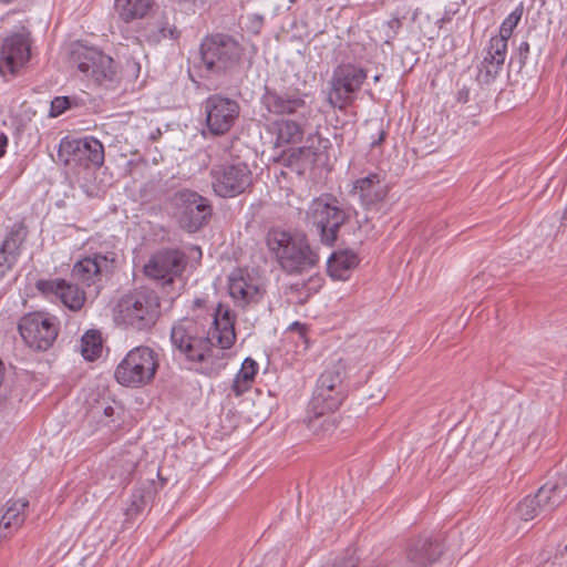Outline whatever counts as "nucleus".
<instances>
[{"instance_id":"nucleus-37","label":"nucleus","mask_w":567,"mask_h":567,"mask_svg":"<svg viewBox=\"0 0 567 567\" xmlns=\"http://www.w3.org/2000/svg\"><path fill=\"white\" fill-rule=\"evenodd\" d=\"M175 28H171L166 20H159L156 24V32L153 35L154 41H159L166 38H174Z\"/></svg>"},{"instance_id":"nucleus-45","label":"nucleus","mask_w":567,"mask_h":567,"mask_svg":"<svg viewBox=\"0 0 567 567\" xmlns=\"http://www.w3.org/2000/svg\"><path fill=\"white\" fill-rule=\"evenodd\" d=\"M367 94H368L370 97H372V96H373V93H372V91H371V90H368V91H367Z\"/></svg>"},{"instance_id":"nucleus-40","label":"nucleus","mask_w":567,"mask_h":567,"mask_svg":"<svg viewBox=\"0 0 567 567\" xmlns=\"http://www.w3.org/2000/svg\"><path fill=\"white\" fill-rule=\"evenodd\" d=\"M529 43L527 41H523L519 45H518V54L520 56V60L523 63H525L528 54H529Z\"/></svg>"},{"instance_id":"nucleus-9","label":"nucleus","mask_w":567,"mask_h":567,"mask_svg":"<svg viewBox=\"0 0 567 567\" xmlns=\"http://www.w3.org/2000/svg\"><path fill=\"white\" fill-rule=\"evenodd\" d=\"M347 215L339 202L331 196H320L311 202L307 210V220L316 227L321 241L332 245L337 239L340 226L346 221Z\"/></svg>"},{"instance_id":"nucleus-27","label":"nucleus","mask_w":567,"mask_h":567,"mask_svg":"<svg viewBox=\"0 0 567 567\" xmlns=\"http://www.w3.org/2000/svg\"><path fill=\"white\" fill-rule=\"evenodd\" d=\"M258 369V363L254 359L249 357L246 358L233 380L230 393L235 396H240L249 391L252 386Z\"/></svg>"},{"instance_id":"nucleus-14","label":"nucleus","mask_w":567,"mask_h":567,"mask_svg":"<svg viewBox=\"0 0 567 567\" xmlns=\"http://www.w3.org/2000/svg\"><path fill=\"white\" fill-rule=\"evenodd\" d=\"M238 103L229 97L214 94L204 102L206 126L213 135L227 133L239 116Z\"/></svg>"},{"instance_id":"nucleus-42","label":"nucleus","mask_w":567,"mask_h":567,"mask_svg":"<svg viewBox=\"0 0 567 567\" xmlns=\"http://www.w3.org/2000/svg\"><path fill=\"white\" fill-rule=\"evenodd\" d=\"M133 498V505L136 507V509H138L140 505L143 504V496L141 494L134 493Z\"/></svg>"},{"instance_id":"nucleus-46","label":"nucleus","mask_w":567,"mask_h":567,"mask_svg":"<svg viewBox=\"0 0 567 567\" xmlns=\"http://www.w3.org/2000/svg\"><path fill=\"white\" fill-rule=\"evenodd\" d=\"M379 80H380V75H375V76L373 78V81H374V82H378Z\"/></svg>"},{"instance_id":"nucleus-12","label":"nucleus","mask_w":567,"mask_h":567,"mask_svg":"<svg viewBox=\"0 0 567 567\" xmlns=\"http://www.w3.org/2000/svg\"><path fill=\"white\" fill-rule=\"evenodd\" d=\"M178 220L190 233L202 228L212 216L209 200L190 189H181L172 197Z\"/></svg>"},{"instance_id":"nucleus-24","label":"nucleus","mask_w":567,"mask_h":567,"mask_svg":"<svg viewBox=\"0 0 567 567\" xmlns=\"http://www.w3.org/2000/svg\"><path fill=\"white\" fill-rule=\"evenodd\" d=\"M29 502L10 499L0 509V543L19 530L27 517Z\"/></svg>"},{"instance_id":"nucleus-29","label":"nucleus","mask_w":567,"mask_h":567,"mask_svg":"<svg viewBox=\"0 0 567 567\" xmlns=\"http://www.w3.org/2000/svg\"><path fill=\"white\" fill-rule=\"evenodd\" d=\"M154 0H115L120 18L125 22L144 18L153 6Z\"/></svg>"},{"instance_id":"nucleus-22","label":"nucleus","mask_w":567,"mask_h":567,"mask_svg":"<svg viewBox=\"0 0 567 567\" xmlns=\"http://www.w3.org/2000/svg\"><path fill=\"white\" fill-rule=\"evenodd\" d=\"M442 554V545L432 535H421L409 540L405 548L406 561L413 567H426Z\"/></svg>"},{"instance_id":"nucleus-11","label":"nucleus","mask_w":567,"mask_h":567,"mask_svg":"<svg viewBox=\"0 0 567 567\" xmlns=\"http://www.w3.org/2000/svg\"><path fill=\"white\" fill-rule=\"evenodd\" d=\"M343 373L339 368L326 369L319 377L310 402L311 413L336 411L347 396Z\"/></svg>"},{"instance_id":"nucleus-33","label":"nucleus","mask_w":567,"mask_h":567,"mask_svg":"<svg viewBox=\"0 0 567 567\" xmlns=\"http://www.w3.org/2000/svg\"><path fill=\"white\" fill-rule=\"evenodd\" d=\"M524 12L523 4H518L502 22L499 27V32L496 35H493L495 39H503V42H508V39L512 37L513 31L519 23L522 16Z\"/></svg>"},{"instance_id":"nucleus-17","label":"nucleus","mask_w":567,"mask_h":567,"mask_svg":"<svg viewBox=\"0 0 567 567\" xmlns=\"http://www.w3.org/2000/svg\"><path fill=\"white\" fill-rule=\"evenodd\" d=\"M307 97L306 93L300 92H266L262 102L269 113L308 121L312 115V107L307 103Z\"/></svg>"},{"instance_id":"nucleus-6","label":"nucleus","mask_w":567,"mask_h":567,"mask_svg":"<svg viewBox=\"0 0 567 567\" xmlns=\"http://www.w3.org/2000/svg\"><path fill=\"white\" fill-rule=\"evenodd\" d=\"M368 79V71L353 63L339 64L332 72L327 93L328 104L344 110L353 103L357 93Z\"/></svg>"},{"instance_id":"nucleus-4","label":"nucleus","mask_w":567,"mask_h":567,"mask_svg":"<svg viewBox=\"0 0 567 567\" xmlns=\"http://www.w3.org/2000/svg\"><path fill=\"white\" fill-rule=\"evenodd\" d=\"M32 35L24 24H19L0 39V75L12 79L28 68L32 58Z\"/></svg>"},{"instance_id":"nucleus-30","label":"nucleus","mask_w":567,"mask_h":567,"mask_svg":"<svg viewBox=\"0 0 567 567\" xmlns=\"http://www.w3.org/2000/svg\"><path fill=\"white\" fill-rule=\"evenodd\" d=\"M333 411H323L321 413H313L308 420L309 430L320 437H329L337 433L338 417L332 413Z\"/></svg>"},{"instance_id":"nucleus-31","label":"nucleus","mask_w":567,"mask_h":567,"mask_svg":"<svg viewBox=\"0 0 567 567\" xmlns=\"http://www.w3.org/2000/svg\"><path fill=\"white\" fill-rule=\"evenodd\" d=\"M79 351L87 361L99 358L102 352L101 333L97 330L86 331L80 340Z\"/></svg>"},{"instance_id":"nucleus-38","label":"nucleus","mask_w":567,"mask_h":567,"mask_svg":"<svg viewBox=\"0 0 567 567\" xmlns=\"http://www.w3.org/2000/svg\"><path fill=\"white\" fill-rule=\"evenodd\" d=\"M18 259L0 247V280L16 265Z\"/></svg>"},{"instance_id":"nucleus-3","label":"nucleus","mask_w":567,"mask_h":567,"mask_svg":"<svg viewBox=\"0 0 567 567\" xmlns=\"http://www.w3.org/2000/svg\"><path fill=\"white\" fill-rule=\"evenodd\" d=\"M159 315V297L154 290L146 288L125 295L114 309L115 322L134 331L151 330Z\"/></svg>"},{"instance_id":"nucleus-13","label":"nucleus","mask_w":567,"mask_h":567,"mask_svg":"<svg viewBox=\"0 0 567 567\" xmlns=\"http://www.w3.org/2000/svg\"><path fill=\"white\" fill-rule=\"evenodd\" d=\"M212 186L219 197H235L251 184L252 174L245 163H224L210 171Z\"/></svg>"},{"instance_id":"nucleus-21","label":"nucleus","mask_w":567,"mask_h":567,"mask_svg":"<svg viewBox=\"0 0 567 567\" xmlns=\"http://www.w3.org/2000/svg\"><path fill=\"white\" fill-rule=\"evenodd\" d=\"M38 289L48 298L60 300L70 310H80L85 301V293L78 286L62 279L40 280Z\"/></svg>"},{"instance_id":"nucleus-5","label":"nucleus","mask_w":567,"mask_h":567,"mask_svg":"<svg viewBox=\"0 0 567 567\" xmlns=\"http://www.w3.org/2000/svg\"><path fill=\"white\" fill-rule=\"evenodd\" d=\"M159 367L156 351L140 346L130 350L117 364L114 377L116 381L130 388H138L150 383Z\"/></svg>"},{"instance_id":"nucleus-16","label":"nucleus","mask_w":567,"mask_h":567,"mask_svg":"<svg viewBox=\"0 0 567 567\" xmlns=\"http://www.w3.org/2000/svg\"><path fill=\"white\" fill-rule=\"evenodd\" d=\"M262 279L247 270H234L228 278V292L237 307L246 308L261 301L265 295Z\"/></svg>"},{"instance_id":"nucleus-47","label":"nucleus","mask_w":567,"mask_h":567,"mask_svg":"<svg viewBox=\"0 0 567 567\" xmlns=\"http://www.w3.org/2000/svg\"><path fill=\"white\" fill-rule=\"evenodd\" d=\"M566 551H567V544H566V547H565Z\"/></svg>"},{"instance_id":"nucleus-23","label":"nucleus","mask_w":567,"mask_h":567,"mask_svg":"<svg viewBox=\"0 0 567 567\" xmlns=\"http://www.w3.org/2000/svg\"><path fill=\"white\" fill-rule=\"evenodd\" d=\"M350 193L364 208L370 209L384 199L388 189L379 174L369 173L353 182Z\"/></svg>"},{"instance_id":"nucleus-34","label":"nucleus","mask_w":567,"mask_h":567,"mask_svg":"<svg viewBox=\"0 0 567 567\" xmlns=\"http://www.w3.org/2000/svg\"><path fill=\"white\" fill-rule=\"evenodd\" d=\"M286 338L296 344V352L306 351L309 347L307 327L298 321L292 322L285 332Z\"/></svg>"},{"instance_id":"nucleus-2","label":"nucleus","mask_w":567,"mask_h":567,"mask_svg":"<svg viewBox=\"0 0 567 567\" xmlns=\"http://www.w3.org/2000/svg\"><path fill=\"white\" fill-rule=\"evenodd\" d=\"M266 246L280 268L290 275L309 271L319 261L318 254L310 247L305 235L280 227L268 230Z\"/></svg>"},{"instance_id":"nucleus-28","label":"nucleus","mask_w":567,"mask_h":567,"mask_svg":"<svg viewBox=\"0 0 567 567\" xmlns=\"http://www.w3.org/2000/svg\"><path fill=\"white\" fill-rule=\"evenodd\" d=\"M565 492L554 483L544 484L533 496L543 514L555 509L564 501Z\"/></svg>"},{"instance_id":"nucleus-32","label":"nucleus","mask_w":567,"mask_h":567,"mask_svg":"<svg viewBox=\"0 0 567 567\" xmlns=\"http://www.w3.org/2000/svg\"><path fill=\"white\" fill-rule=\"evenodd\" d=\"M27 235L28 230L25 226L14 224L0 247L3 251L13 255L18 259L21 254V245L25 240Z\"/></svg>"},{"instance_id":"nucleus-44","label":"nucleus","mask_w":567,"mask_h":567,"mask_svg":"<svg viewBox=\"0 0 567 567\" xmlns=\"http://www.w3.org/2000/svg\"><path fill=\"white\" fill-rule=\"evenodd\" d=\"M384 138V133H381L379 140L377 142H372V145L379 144Z\"/></svg>"},{"instance_id":"nucleus-25","label":"nucleus","mask_w":567,"mask_h":567,"mask_svg":"<svg viewBox=\"0 0 567 567\" xmlns=\"http://www.w3.org/2000/svg\"><path fill=\"white\" fill-rule=\"evenodd\" d=\"M308 121L298 118H282L275 123L276 144L284 146L287 144H297L301 142L305 125Z\"/></svg>"},{"instance_id":"nucleus-20","label":"nucleus","mask_w":567,"mask_h":567,"mask_svg":"<svg viewBox=\"0 0 567 567\" xmlns=\"http://www.w3.org/2000/svg\"><path fill=\"white\" fill-rule=\"evenodd\" d=\"M482 60L477 65L478 79L484 83L493 82L502 72L507 56V42L491 37L482 51Z\"/></svg>"},{"instance_id":"nucleus-35","label":"nucleus","mask_w":567,"mask_h":567,"mask_svg":"<svg viewBox=\"0 0 567 567\" xmlns=\"http://www.w3.org/2000/svg\"><path fill=\"white\" fill-rule=\"evenodd\" d=\"M517 514L523 520L528 522L543 513L537 505V499L527 496L517 505Z\"/></svg>"},{"instance_id":"nucleus-7","label":"nucleus","mask_w":567,"mask_h":567,"mask_svg":"<svg viewBox=\"0 0 567 567\" xmlns=\"http://www.w3.org/2000/svg\"><path fill=\"white\" fill-rule=\"evenodd\" d=\"M202 62L212 74H220L234 70L243 55L240 44L226 34H214L200 44Z\"/></svg>"},{"instance_id":"nucleus-36","label":"nucleus","mask_w":567,"mask_h":567,"mask_svg":"<svg viewBox=\"0 0 567 567\" xmlns=\"http://www.w3.org/2000/svg\"><path fill=\"white\" fill-rule=\"evenodd\" d=\"M78 105L76 100L70 96H55L51 101L50 116L58 117L63 114L66 110Z\"/></svg>"},{"instance_id":"nucleus-41","label":"nucleus","mask_w":567,"mask_h":567,"mask_svg":"<svg viewBox=\"0 0 567 567\" xmlns=\"http://www.w3.org/2000/svg\"><path fill=\"white\" fill-rule=\"evenodd\" d=\"M7 145H8V137L3 133H0V157H2L4 155Z\"/></svg>"},{"instance_id":"nucleus-39","label":"nucleus","mask_w":567,"mask_h":567,"mask_svg":"<svg viewBox=\"0 0 567 567\" xmlns=\"http://www.w3.org/2000/svg\"><path fill=\"white\" fill-rule=\"evenodd\" d=\"M116 414V409L112 405H107L103 409V417L100 420L104 426L115 429L117 425L114 424L115 420L113 416Z\"/></svg>"},{"instance_id":"nucleus-19","label":"nucleus","mask_w":567,"mask_h":567,"mask_svg":"<svg viewBox=\"0 0 567 567\" xmlns=\"http://www.w3.org/2000/svg\"><path fill=\"white\" fill-rule=\"evenodd\" d=\"M115 261L114 252H95L76 261L72 268V277L82 285H94L104 274H109Z\"/></svg>"},{"instance_id":"nucleus-26","label":"nucleus","mask_w":567,"mask_h":567,"mask_svg":"<svg viewBox=\"0 0 567 567\" xmlns=\"http://www.w3.org/2000/svg\"><path fill=\"white\" fill-rule=\"evenodd\" d=\"M358 265V258L353 252H334L328 259L327 268L330 277L336 280H347L350 271Z\"/></svg>"},{"instance_id":"nucleus-1","label":"nucleus","mask_w":567,"mask_h":567,"mask_svg":"<svg viewBox=\"0 0 567 567\" xmlns=\"http://www.w3.org/2000/svg\"><path fill=\"white\" fill-rule=\"evenodd\" d=\"M236 315L227 305L208 308L202 298L193 300L190 312L171 329V342L192 369L216 375L226 368L236 341Z\"/></svg>"},{"instance_id":"nucleus-15","label":"nucleus","mask_w":567,"mask_h":567,"mask_svg":"<svg viewBox=\"0 0 567 567\" xmlns=\"http://www.w3.org/2000/svg\"><path fill=\"white\" fill-rule=\"evenodd\" d=\"M186 264V256L181 250L163 249L150 258L144 266V272L147 277L167 285L182 276Z\"/></svg>"},{"instance_id":"nucleus-10","label":"nucleus","mask_w":567,"mask_h":567,"mask_svg":"<svg viewBox=\"0 0 567 567\" xmlns=\"http://www.w3.org/2000/svg\"><path fill=\"white\" fill-rule=\"evenodd\" d=\"M18 330L29 348L45 351L58 337L59 321L47 312L27 313L19 320Z\"/></svg>"},{"instance_id":"nucleus-18","label":"nucleus","mask_w":567,"mask_h":567,"mask_svg":"<svg viewBox=\"0 0 567 567\" xmlns=\"http://www.w3.org/2000/svg\"><path fill=\"white\" fill-rule=\"evenodd\" d=\"M64 158L65 163L71 161L102 166L104 163V146L93 136H85L79 140H69L64 137L59 145V155Z\"/></svg>"},{"instance_id":"nucleus-43","label":"nucleus","mask_w":567,"mask_h":567,"mask_svg":"<svg viewBox=\"0 0 567 567\" xmlns=\"http://www.w3.org/2000/svg\"><path fill=\"white\" fill-rule=\"evenodd\" d=\"M255 31H258L262 23V19L260 17H254Z\"/></svg>"},{"instance_id":"nucleus-8","label":"nucleus","mask_w":567,"mask_h":567,"mask_svg":"<svg viewBox=\"0 0 567 567\" xmlns=\"http://www.w3.org/2000/svg\"><path fill=\"white\" fill-rule=\"evenodd\" d=\"M70 63L84 78L97 84L113 81L116 70L113 59L95 47L74 43L70 52Z\"/></svg>"}]
</instances>
